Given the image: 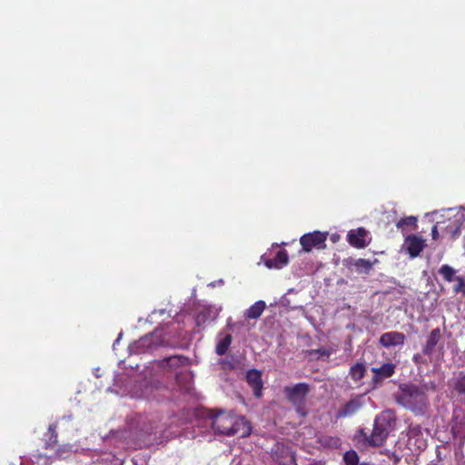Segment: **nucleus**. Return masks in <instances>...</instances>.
<instances>
[{"label": "nucleus", "instance_id": "1", "mask_svg": "<svg viewBox=\"0 0 465 465\" xmlns=\"http://www.w3.org/2000/svg\"><path fill=\"white\" fill-rule=\"evenodd\" d=\"M396 420L395 411L385 410L376 416L371 435H368L363 429L358 430V435L362 439L365 445L380 447L386 441L390 433L394 430Z\"/></svg>", "mask_w": 465, "mask_h": 465}, {"label": "nucleus", "instance_id": "2", "mask_svg": "<svg viewBox=\"0 0 465 465\" xmlns=\"http://www.w3.org/2000/svg\"><path fill=\"white\" fill-rule=\"evenodd\" d=\"M397 402L416 415H423L429 408L425 391L415 384H402L396 397Z\"/></svg>", "mask_w": 465, "mask_h": 465}, {"label": "nucleus", "instance_id": "3", "mask_svg": "<svg viewBox=\"0 0 465 465\" xmlns=\"http://www.w3.org/2000/svg\"><path fill=\"white\" fill-rule=\"evenodd\" d=\"M212 427L217 433L226 436L239 434L242 438L249 436L252 431V427L244 417L224 412H221L213 418Z\"/></svg>", "mask_w": 465, "mask_h": 465}, {"label": "nucleus", "instance_id": "4", "mask_svg": "<svg viewBox=\"0 0 465 465\" xmlns=\"http://www.w3.org/2000/svg\"><path fill=\"white\" fill-rule=\"evenodd\" d=\"M311 391V385L306 382H299L283 388L286 400L294 407L296 412L302 417L307 415L305 404Z\"/></svg>", "mask_w": 465, "mask_h": 465}, {"label": "nucleus", "instance_id": "5", "mask_svg": "<svg viewBox=\"0 0 465 465\" xmlns=\"http://www.w3.org/2000/svg\"><path fill=\"white\" fill-rule=\"evenodd\" d=\"M428 432L420 424H411L408 430V443L417 450H423L427 447L426 435Z\"/></svg>", "mask_w": 465, "mask_h": 465}, {"label": "nucleus", "instance_id": "6", "mask_svg": "<svg viewBox=\"0 0 465 465\" xmlns=\"http://www.w3.org/2000/svg\"><path fill=\"white\" fill-rule=\"evenodd\" d=\"M272 455L279 465H296L293 451L283 443L277 442L272 449Z\"/></svg>", "mask_w": 465, "mask_h": 465}, {"label": "nucleus", "instance_id": "7", "mask_svg": "<svg viewBox=\"0 0 465 465\" xmlns=\"http://www.w3.org/2000/svg\"><path fill=\"white\" fill-rule=\"evenodd\" d=\"M347 241L352 247L363 249L370 244L371 238L369 237V232L365 228L359 227L348 232Z\"/></svg>", "mask_w": 465, "mask_h": 465}, {"label": "nucleus", "instance_id": "8", "mask_svg": "<svg viewBox=\"0 0 465 465\" xmlns=\"http://www.w3.org/2000/svg\"><path fill=\"white\" fill-rule=\"evenodd\" d=\"M327 235L319 231H314L302 235L300 239L302 250L306 252H311L313 248H320L324 244Z\"/></svg>", "mask_w": 465, "mask_h": 465}, {"label": "nucleus", "instance_id": "9", "mask_svg": "<svg viewBox=\"0 0 465 465\" xmlns=\"http://www.w3.org/2000/svg\"><path fill=\"white\" fill-rule=\"evenodd\" d=\"M361 395H357L348 401L336 413L337 419L351 417L362 407Z\"/></svg>", "mask_w": 465, "mask_h": 465}, {"label": "nucleus", "instance_id": "10", "mask_svg": "<svg viewBox=\"0 0 465 465\" xmlns=\"http://www.w3.org/2000/svg\"><path fill=\"white\" fill-rule=\"evenodd\" d=\"M404 243L408 253L412 258L419 256L426 247L425 240L415 234L408 235Z\"/></svg>", "mask_w": 465, "mask_h": 465}, {"label": "nucleus", "instance_id": "11", "mask_svg": "<svg viewBox=\"0 0 465 465\" xmlns=\"http://www.w3.org/2000/svg\"><path fill=\"white\" fill-rule=\"evenodd\" d=\"M246 381L249 386L252 389L253 395L256 398H261L263 389L262 372L256 369L249 370L246 373Z\"/></svg>", "mask_w": 465, "mask_h": 465}, {"label": "nucleus", "instance_id": "12", "mask_svg": "<svg viewBox=\"0 0 465 465\" xmlns=\"http://www.w3.org/2000/svg\"><path fill=\"white\" fill-rule=\"evenodd\" d=\"M405 340L406 337L402 332L392 331L383 333L380 337L379 342L382 347L390 348L391 346L403 345Z\"/></svg>", "mask_w": 465, "mask_h": 465}, {"label": "nucleus", "instance_id": "13", "mask_svg": "<svg viewBox=\"0 0 465 465\" xmlns=\"http://www.w3.org/2000/svg\"><path fill=\"white\" fill-rule=\"evenodd\" d=\"M396 365L391 362L383 363L381 367L372 368L371 371L374 373L372 377L373 383L377 384L381 380L391 378L395 372Z\"/></svg>", "mask_w": 465, "mask_h": 465}, {"label": "nucleus", "instance_id": "14", "mask_svg": "<svg viewBox=\"0 0 465 465\" xmlns=\"http://www.w3.org/2000/svg\"><path fill=\"white\" fill-rule=\"evenodd\" d=\"M441 331L439 328L433 329L427 337L425 344L422 346V353L424 355H431L436 345L441 340Z\"/></svg>", "mask_w": 465, "mask_h": 465}, {"label": "nucleus", "instance_id": "15", "mask_svg": "<svg viewBox=\"0 0 465 465\" xmlns=\"http://www.w3.org/2000/svg\"><path fill=\"white\" fill-rule=\"evenodd\" d=\"M264 265L269 269H282L289 262V256L286 250H280L273 259H264Z\"/></svg>", "mask_w": 465, "mask_h": 465}, {"label": "nucleus", "instance_id": "16", "mask_svg": "<svg viewBox=\"0 0 465 465\" xmlns=\"http://www.w3.org/2000/svg\"><path fill=\"white\" fill-rule=\"evenodd\" d=\"M154 342H153V334H147L142 338H140L138 341H134V344L132 345L131 349L135 352V353H143V352H145L146 351L152 349L153 347H154Z\"/></svg>", "mask_w": 465, "mask_h": 465}, {"label": "nucleus", "instance_id": "17", "mask_svg": "<svg viewBox=\"0 0 465 465\" xmlns=\"http://www.w3.org/2000/svg\"><path fill=\"white\" fill-rule=\"evenodd\" d=\"M265 309V302L258 301L243 312V317L245 320H257L261 317Z\"/></svg>", "mask_w": 465, "mask_h": 465}, {"label": "nucleus", "instance_id": "18", "mask_svg": "<svg viewBox=\"0 0 465 465\" xmlns=\"http://www.w3.org/2000/svg\"><path fill=\"white\" fill-rule=\"evenodd\" d=\"M366 371L367 369L364 363L356 362L351 366L349 376L354 382H359L364 378Z\"/></svg>", "mask_w": 465, "mask_h": 465}, {"label": "nucleus", "instance_id": "19", "mask_svg": "<svg viewBox=\"0 0 465 465\" xmlns=\"http://www.w3.org/2000/svg\"><path fill=\"white\" fill-rule=\"evenodd\" d=\"M450 386L459 395H465V372L460 371L450 381Z\"/></svg>", "mask_w": 465, "mask_h": 465}, {"label": "nucleus", "instance_id": "20", "mask_svg": "<svg viewBox=\"0 0 465 465\" xmlns=\"http://www.w3.org/2000/svg\"><path fill=\"white\" fill-rule=\"evenodd\" d=\"M351 265L355 268V272L359 274H369L372 269L373 263L366 259L359 258L351 262Z\"/></svg>", "mask_w": 465, "mask_h": 465}, {"label": "nucleus", "instance_id": "21", "mask_svg": "<svg viewBox=\"0 0 465 465\" xmlns=\"http://www.w3.org/2000/svg\"><path fill=\"white\" fill-rule=\"evenodd\" d=\"M232 341V337L231 334H225L223 337L220 339L215 347V352L219 356L224 355Z\"/></svg>", "mask_w": 465, "mask_h": 465}, {"label": "nucleus", "instance_id": "22", "mask_svg": "<svg viewBox=\"0 0 465 465\" xmlns=\"http://www.w3.org/2000/svg\"><path fill=\"white\" fill-rule=\"evenodd\" d=\"M439 273L442 276L443 280L448 282L456 281V270L448 264H443L440 268Z\"/></svg>", "mask_w": 465, "mask_h": 465}, {"label": "nucleus", "instance_id": "23", "mask_svg": "<svg viewBox=\"0 0 465 465\" xmlns=\"http://www.w3.org/2000/svg\"><path fill=\"white\" fill-rule=\"evenodd\" d=\"M48 439L45 440V448L53 449L57 443L56 424H50L48 427Z\"/></svg>", "mask_w": 465, "mask_h": 465}, {"label": "nucleus", "instance_id": "24", "mask_svg": "<svg viewBox=\"0 0 465 465\" xmlns=\"http://www.w3.org/2000/svg\"><path fill=\"white\" fill-rule=\"evenodd\" d=\"M334 352V350L331 348H320L315 350L309 351V354L312 356H315L317 360L322 359L328 361L330 356Z\"/></svg>", "mask_w": 465, "mask_h": 465}, {"label": "nucleus", "instance_id": "25", "mask_svg": "<svg viewBox=\"0 0 465 465\" xmlns=\"http://www.w3.org/2000/svg\"><path fill=\"white\" fill-rule=\"evenodd\" d=\"M417 221L416 216H407L399 220L396 223V227L401 231L404 230V226H411L415 229L417 227Z\"/></svg>", "mask_w": 465, "mask_h": 465}, {"label": "nucleus", "instance_id": "26", "mask_svg": "<svg viewBox=\"0 0 465 465\" xmlns=\"http://www.w3.org/2000/svg\"><path fill=\"white\" fill-rule=\"evenodd\" d=\"M343 461L345 465H358L359 464V456L357 452L353 450H347L343 454Z\"/></svg>", "mask_w": 465, "mask_h": 465}, {"label": "nucleus", "instance_id": "27", "mask_svg": "<svg viewBox=\"0 0 465 465\" xmlns=\"http://www.w3.org/2000/svg\"><path fill=\"white\" fill-rule=\"evenodd\" d=\"M460 225L461 223L460 222V220H455L453 223H450L446 226V230L448 231V232L451 233L453 237H456L460 233Z\"/></svg>", "mask_w": 465, "mask_h": 465}, {"label": "nucleus", "instance_id": "28", "mask_svg": "<svg viewBox=\"0 0 465 465\" xmlns=\"http://www.w3.org/2000/svg\"><path fill=\"white\" fill-rule=\"evenodd\" d=\"M455 282H457V283L453 286V292L456 294L462 292L465 295V282L463 277L457 276Z\"/></svg>", "mask_w": 465, "mask_h": 465}, {"label": "nucleus", "instance_id": "29", "mask_svg": "<svg viewBox=\"0 0 465 465\" xmlns=\"http://www.w3.org/2000/svg\"><path fill=\"white\" fill-rule=\"evenodd\" d=\"M440 224V223H437L435 225H433L431 229V236L433 240H437L439 238V232H438V226Z\"/></svg>", "mask_w": 465, "mask_h": 465}, {"label": "nucleus", "instance_id": "30", "mask_svg": "<svg viewBox=\"0 0 465 465\" xmlns=\"http://www.w3.org/2000/svg\"><path fill=\"white\" fill-rule=\"evenodd\" d=\"M173 359H176V357H171V358L168 359V361H172Z\"/></svg>", "mask_w": 465, "mask_h": 465}, {"label": "nucleus", "instance_id": "31", "mask_svg": "<svg viewBox=\"0 0 465 465\" xmlns=\"http://www.w3.org/2000/svg\"><path fill=\"white\" fill-rule=\"evenodd\" d=\"M361 465H368V464H366V463H361Z\"/></svg>", "mask_w": 465, "mask_h": 465}]
</instances>
